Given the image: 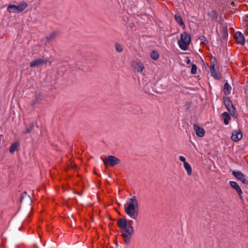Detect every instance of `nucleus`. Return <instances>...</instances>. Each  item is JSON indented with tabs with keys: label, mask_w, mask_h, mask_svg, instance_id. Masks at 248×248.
Masks as SVG:
<instances>
[{
	"label": "nucleus",
	"mask_w": 248,
	"mask_h": 248,
	"mask_svg": "<svg viewBox=\"0 0 248 248\" xmlns=\"http://www.w3.org/2000/svg\"><path fill=\"white\" fill-rule=\"evenodd\" d=\"M104 165L107 166L109 165L111 167H114L119 164L120 162L119 159L113 155H108L103 160Z\"/></svg>",
	"instance_id": "nucleus-5"
},
{
	"label": "nucleus",
	"mask_w": 248,
	"mask_h": 248,
	"mask_svg": "<svg viewBox=\"0 0 248 248\" xmlns=\"http://www.w3.org/2000/svg\"><path fill=\"white\" fill-rule=\"evenodd\" d=\"M234 38L237 43L244 45L245 44V39L243 34L240 31H237L234 34Z\"/></svg>",
	"instance_id": "nucleus-9"
},
{
	"label": "nucleus",
	"mask_w": 248,
	"mask_h": 248,
	"mask_svg": "<svg viewBox=\"0 0 248 248\" xmlns=\"http://www.w3.org/2000/svg\"><path fill=\"white\" fill-rule=\"evenodd\" d=\"M130 65L133 69L136 72L143 74L144 72V66L143 64L139 61H132L130 63Z\"/></svg>",
	"instance_id": "nucleus-6"
},
{
	"label": "nucleus",
	"mask_w": 248,
	"mask_h": 248,
	"mask_svg": "<svg viewBox=\"0 0 248 248\" xmlns=\"http://www.w3.org/2000/svg\"><path fill=\"white\" fill-rule=\"evenodd\" d=\"M24 199L28 200L30 201H31L30 197L27 194V193L26 191L24 192V193L21 195L20 200V202H23L24 201Z\"/></svg>",
	"instance_id": "nucleus-22"
},
{
	"label": "nucleus",
	"mask_w": 248,
	"mask_h": 248,
	"mask_svg": "<svg viewBox=\"0 0 248 248\" xmlns=\"http://www.w3.org/2000/svg\"><path fill=\"white\" fill-rule=\"evenodd\" d=\"M18 144L17 143H13L9 148V152L13 153L17 148Z\"/></svg>",
	"instance_id": "nucleus-23"
},
{
	"label": "nucleus",
	"mask_w": 248,
	"mask_h": 248,
	"mask_svg": "<svg viewBox=\"0 0 248 248\" xmlns=\"http://www.w3.org/2000/svg\"><path fill=\"white\" fill-rule=\"evenodd\" d=\"M243 137V135L240 130H236L232 132L231 139L232 140L235 141L237 142L242 139Z\"/></svg>",
	"instance_id": "nucleus-10"
},
{
	"label": "nucleus",
	"mask_w": 248,
	"mask_h": 248,
	"mask_svg": "<svg viewBox=\"0 0 248 248\" xmlns=\"http://www.w3.org/2000/svg\"><path fill=\"white\" fill-rule=\"evenodd\" d=\"M174 18L178 24H179L181 26H185L182 17L179 14H176L175 15Z\"/></svg>",
	"instance_id": "nucleus-17"
},
{
	"label": "nucleus",
	"mask_w": 248,
	"mask_h": 248,
	"mask_svg": "<svg viewBox=\"0 0 248 248\" xmlns=\"http://www.w3.org/2000/svg\"><path fill=\"white\" fill-rule=\"evenodd\" d=\"M57 36V32L53 31L49 33L46 36V39L47 41H52L54 40Z\"/></svg>",
	"instance_id": "nucleus-15"
},
{
	"label": "nucleus",
	"mask_w": 248,
	"mask_h": 248,
	"mask_svg": "<svg viewBox=\"0 0 248 248\" xmlns=\"http://www.w3.org/2000/svg\"><path fill=\"white\" fill-rule=\"evenodd\" d=\"M33 127V124L31 123L26 128V130L22 132L23 134H27L31 132Z\"/></svg>",
	"instance_id": "nucleus-21"
},
{
	"label": "nucleus",
	"mask_w": 248,
	"mask_h": 248,
	"mask_svg": "<svg viewBox=\"0 0 248 248\" xmlns=\"http://www.w3.org/2000/svg\"><path fill=\"white\" fill-rule=\"evenodd\" d=\"M193 128L197 136L202 137L205 135V131L203 128L198 126L196 124H194Z\"/></svg>",
	"instance_id": "nucleus-12"
},
{
	"label": "nucleus",
	"mask_w": 248,
	"mask_h": 248,
	"mask_svg": "<svg viewBox=\"0 0 248 248\" xmlns=\"http://www.w3.org/2000/svg\"><path fill=\"white\" fill-rule=\"evenodd\" d=\"M210 72L211 73V75L214 78L216 79H219L220 78V77L217 74L215 68H210Z\"/></svg>",
	"instance_id": "nucleus-20"
},
{
	"label": "nucleus",
	"mask_w": 248,
	"mask_h": 248,
	"mask_svg": "<svg viewBox=\"0 0 248 248\" xmlns=\"http://www.w3.org/2000/svg\"><path fill=\"white\" fill-rule=\"evenodd\" d=\"M224 103L227 110L232 115L234 113L235 108L231 101L228 98H224Z\"/></svg>",
	"instance_id": "nucleus-8"
},
{
	"label": "nucleus",
	"mask_w": 248,
	"mask_h": 248,
	"mask_svg": "<svg viewBox=\"0 0 248 248\" xmlns=\"http://www.w3.org/2000/svg\"><path fill=\"white\" fill-rule=\"evenodd\" d=\"M197 66L195 64H192V67L191 70V73L192 74H195L197 72Z\"/></svg>",
	"instance_id": "nucleus-27"
},
{
	"label": "nucleus",
	"mask_w": 248,
	"mask_h": 248,
	"mask_svg": "<svg viewBox=\"0 0 248 248\" xmlns=\"http://www.w3.org/2000/svg\"><path fill=\"white\" fill-rule=\"evenodd\" d=\"M191 42V37L186 32L181 34L180 39L178 40V43L180 48L183 50H186Z\"/></svg>",
	"instance_id": "nucleus-3"
},
{
	"label": "nucleus",
	"mask_w": 248,
	"mask_h": 248,
	"mask_svg": "<svg viewBox=\"0 0 248 248\" xmlns=\"http://www.w3.org/2000/svg\"><path fill=\"white\" fill-rule=\"evenodd\" d=\"M186 64H188L190 63L191 61H190V60L188 57H187L186 59Z\"/></svg>",
	"instance_id": "nucleus-29"
},
{
	"label": "nucleus",
	"mask_w": 248,
	"mask_h": 248,
	"mask_svg": "<svg viewBox=\"0 0 248 248\" xmlns=\"http://www.w3.org/2000/svg\"><path fill=\"white\" fill-rule=\"evenodd\" d=\"M245 32L248 35V26L247 27Z\"/></svg>",
	"instance_id": "nucleus-30"
},
{
	"label": "nucleus",
	"mask_w": 248,
	"mask_h": 248,
	"mask_svg": "<svg viewBox=\"0 0 248 248\" xmlns=\"http://www.w3.org/2000/svg\"><path fill=\"white\" fill-rule=\"evenodd\" d=\"M184 167L185 169L187 171V174L188 175H191L192 174V168L190 164L187 162L184 164Z\"/></svg>",
	"instance_id": "nucleus-18"
},
{
	"label": "nucleus",
	"mask_w": 248,
	"mask_h": 248,
	"mask_svg": "<svg viewBox=\"0 0 248 248\" xmlns=\"http://www.w3.org/2000/svg\"><path fill=\"white\" fill-rule=\"evenodd\" d=\"M232 90L231 86L229 84L228 82L225 83L223 87V90L224 93L227 95L231 93V91Z\"/></svg>",
	"instance_id": "nucleus-16"
},
{
	"label": "nucleus",
	"mask_w": 248,
	"mask_h": 248,
	"mask_svg": "<svg viewBox=\"0 0 248 248\" xmlns=\"http://www.w3.org/2000/svg\"><path fill=\"white\" fill-rule=\"evenodd\" d=\"M117 225L120 229L125 244H129L134 234V228L131 225L127 226V220L125 218H119L117 221Z\"/></svg>",
	"instance_id": "nucleus-2"
},
{
	"label": "nucleus",
	"mask_w": 248,
	"mask_h": 248,
	"mask_svg": "<svg viewBox=\"0 0 248 248\" xmlns=\"http://www.w3.org/2000/svg\"><path fill=\"white\" fill-rule=\"evenodd\" d=\"M230 184L232 187L236 190L238 194L241 196L242 191L238 184L236 182L232 181L230 182Z\"/></svg>",
	"instance_id": "nucleus-13"
},
{
	"label": "nucleus",
	"mask_w": 248,
	"mask_h": 248,
	"mask_svg": "<svg viewBox=\"0 0 248 248\" xmlns=\"http://www.w3.org/2000/svg\"><path fill=\"white\" fill-rule=\"evenodd\" d=\"M124 209L125 214L131 219H137L139 214V205L136 196H133L126 201L124 204Z\"/></svg>",
	"instance_id": "nucleus-1"
},
{
	"label": "nucleus",
	"mask_w": 248,
	"mask_h": 248,
	"mask_svg": "<svg viewBox=\"0 0 248 248\" xmlns=\"http://www.w3.org/2000/svg\"><path fill=\"white\" fill-rule=\"evenodd\" d=\"M159 54L157 51L153 50L150 53V57L154 60H157L159 58Z\"/></svg>",
	"instance_id": "nucleus-19"
},
{
	"label": "nucleus",
	"mask_w": 248,
	"mask_h": 248,
	"mask_svg": "<svg viewBox=\"0 0 248 248\" xmlns=\"http://www.w3.org/2000/svg\"><path fill=\"white\" fill-rule=\"evenodd\" d=\"M179 159H180V160L181 161H182V162H183L184 163V164L185 163H187V162H186V158H185V157L184 156H180L179 157Z\"/></svg>",
	"instance_id": "nucleus-28"
},
{
	"label": "nucleus",
	"mask_w": 248,
	"mask_h": 248,
	"mask_svg": "<svg viewBox=\"0 0 248 248\" xmlns=\"http://www.w3.org/2000/svg\"><path fill=\"white\" fill-rule=\"evenodd\" d=\"M199 39L201 41V43L202 44L205 45L207 43V41L204 36H200L199 37Z\"/></svg>",
	"instance_id": "nucleus-26"
},
{
	"label": "nucleus",
	"mask_w": 248,
	"mask_h": 248,
	"mask_svg": "<svg viewBox=\"0 0 248 248\" xmlns=\"http://www.w3.org/2000/svg\"><path fill=\"white\" fill-rule=\"evenodd\" d=\"M48 62V60L47 59H36L32 60L30 63L31 67H34L35 66L43 65L44 63H46Z\"/></svg>",
	"instance_id": "nucleus-7"
},
{
	"label": "nucleus",
	"mask_w": 248,
	"mask_h": 248,
	"mask_svg": "<svg viewBox=\"0 0 248 248\" xmlns=\"http://www.w3.org/2000/svg\"><path fill=\"white\" fill-rule=\"evenodd\" d=\"M222 119L225 124L227 125L229 123L231 120V116L229 113L227 112H224L222 114Z\"/></svg>",
	"instance_id": "nucleus-14"
},
{
	"label": "nucleus",
	"mask_w": 248,
	"mask_h": 248,
	"mask_svg": "<svg viewBox=\"0 0 248 248\" xmlns=\"http://www.w3.org/2000/svg\"><path fill=\"white\" fill-rule=\"evenodd\" d=\"M27 3L26 2L20 3L18 5L10 4L8 6L7 10L10 13H18L23 12L27 7Z\"/></svg>",
	"instance_id": "nucleus-4"
},
{
	"label": "nucleus",
	"mask_w": 248,
	"mask_h": 248,
	"mask_svg": "<svg viewBox=\"0 0 248 248\" xmlns=\"http://www.w3.org/2000/svg\"><path fill=\"white\" fill-rule=\"evenodd\" d=\"M217 64V62L215 58H213L211 59V64L210 68H215L216 65Z\"/></svg>",
	"instance_id": "nucleus-25"
},
{
	"label": "nucleus",
	"mask_w": 248,
	"mask_h": 248,
	"mask_svg": "<svg viewBox=\"0 0 248 248\" xmlns=\"http://www.w3.org/2000/svg\"><path fill=\"white\" fill-rule=\"evenodd\" d=\"M232 173L234 177L244 184L248 183V181L245 179L244 175L241 172L233 170L232 171Z\"/></svg>",
	"instance_id": "nucleus-11"
},
{
	"label": "nucleus",
	"mask_w": 248,
	"mask_h": 248,
	"mask_svg": "<svg viewBox=\"0 0 248 248\" xmlns=\"http://www.w3.org/2000/svg\"><path fill=\"white\" fill-rule=\"evenodd\" d=\"M115 47L116 50L119 53H121L123 51V48L122 45L121 44H120L119 43H116L115 44Z\"/></svg>",
	"instance_id": "nucleus-24"
}]
</instances>
